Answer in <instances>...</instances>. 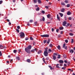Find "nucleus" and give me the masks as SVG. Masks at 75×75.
Instances as JSON below:
<instances>
[{"label":"nucleus","instance_id":"nucleus-1","mask_svg":"<svg viewBox=\"0 0 75 75\" xmlns=\"http://www.w3.org/2000/svg\"><path fill=\"white\" fill-rule=\"evenodd\" d=\"M31 46L29 45L28 47L25 48V51L28 54H30V50L31 49V48H32Z\"/></svg>","mask_w":75,"mask_h":75},{"label":"nucleus","instance_id":"nucleus-2","mask_svg":"<svg viewBox=\"0 0 75 75\" xmlns=\"http://www.w3.org/2000/svg\"><path fill=\"white\" fill-rule=\"evenodd\" d=\"M48 48L45 49V51L44 52V55L45 57H47L48 54Z\"/></svg>","mask_w":75,"mask_h":75},{"label":"nucleus","instance_id":"nucleus-3","mask_svg":"<svg viewBox=\"0 0 75 75\" xmlns=\"http://www.w3.org/2000/svg\"><path fill=\"white\" fill-rule=\"evenodd\" d=\"M20 36L21 37H24V36H25V35L24 34V33L23 32H21L20 33Z\"/></svg>","mask_w":75,"mask_h":75},{"label":"nucleus","instance_id":"nucleus-4","mask_svg":"<svg viewBox=\"0 0 75 75\" xmlns=\"http://www.w3.org/2000/svg\"><path fill=\"white\" fill-rule=\"evenodd\" d=\"M40 36L42 37H49V35H41Z\"/></svg>","mask_w":75,"mask_h":75},{"label":"nucleus","instance_id":"nucleus-5","mask_svg":"<svg viewBox=\"0 0 75 75\" xmlns=\"http://www.w3.org/2000/svg\"><path fill=\"white\" fill-rule=\"evenodd\" d=\"M37 50H38L37 49L35 48V49H33V50H31V52H34V51H36V52H37Z\"/></svg>","mask_w":75,"mask_h":75},{"label":"nucleus","instance_id":"nucleus-6","mask_svg":"<svg viewBox=\"0 0 75 75\" xmlns=\"http://www.w3.org/2000/svg\"><path fill=\"white\" fill-rule=\"evenodd\" d=\"M66 24H67V22H66V21H64L63 23V26H65Z\"/></svg>","mask_w":75,"mask_h":75},{"label":"nucleus","instance_id":"nucleus-7","mask_svg":"<svg viewBox=\"0 0 75 75\" xmlns=\"http://www.w3.org/2000/svg\"><path fill=\"white\" fill-rule=\"evenodd\" d=\"M47 17L48 18H50V17H51V15L50 14H48L47 15Z\"/></svg>","mask_w":75,"mask_h":75},{"label":"nucleus","instance_id":"nucleus-8","mask_svg":"<svg viewBox=\"0 0 75 75\" xmlns=\"http://www.w3.org/2000/svg\"><path fill=\"white\" fill-rule=\"evenodd\" d=\"M0 48L1 49H3L4 48V47L2 45H0Z\"/></svg>","mask_w":75,"mask_h":75},{"label":"nucleus","instance_id":"nucleus-9","mask_svg":"<svg viewBox=\"0 0 75 75\" xmlns=\"http://www.w3.org/2000/svg\"><path fill=\"white\" fill-rule=\"evenodd\" d=\"M67 15H71V12L69 11L68 12H67Z\"/></svg>","mask_w":75,"mask_h":75},{"label":"nucleus","instance_id":"nucleus-10","mask_svg":"<svg viewBox=\"0 0 75 75\" xmlns=\"http://www.w3.org/2000/svg\"><path fill=\"white\" fill-rule=\"evenodd\" d=\"M53 59L54 60L56 59V56L55 55H53Z\"/></svg>","mask_w":75,"mask_h":75},{"label":"nucleus","instance_id":"nucleus-11","mask_svg":"<svg viewBox=\"0 0 75 75\" xmlns=\"http://www.w3.org/2000/svg\"><path fill=\"white\" fill-rule=\"evenodd\" d=\"M69 52H70V53H71V54H72L74 52V50H73L72 49L71 50H70Z\"/></svg>","mask_w":75,"mask_h":75},{"label":"nucleus","instance_id":"nucleus-12","mask_svg":"<svg viewBox=\"0 0 75 75\" xmlns=\"http://www.w3.org/2000/svg\"><path fill=\"white\" fill-rule=\"evenodd\" d=\"M57 19L59 20V21H60V19H59V15L58 14L57 15Z\"/></svg>","mask_w":75,"mask_h":75},{"label":"nucleus","instance_id":"nucleus-13","mask_svg":"<svg viewBox=\"0 0 75 75\" xmlns=\"http://www.w3.org/2000/svg\"><path fill=\"white\" fill-rule=\"evenodd\" d=\"M64 10H65V9L62 8L61 10L60 11L61 12H64Z\"/></svg>","mask_w":75,"mask_h":75},{"label":"nucleus","instance_id":"nucleus-14","mask_svg":"<svg viewBox=\"0 0 75 75\" xmlns=\"http://www.w3.org/2000/svg\"><path fill=\"white\" fill-rule=\"evenodd\" d=\"M59 15H60L61 17H62L64 15L63 14L61 13H59Z\"/></svg>","mask_w":75,"mask_h":75},{"label":"nucleus","instance_id":"nucleus-15","mask_svg":"<svg viewBox=\"0 0 75 75\" xmlns=\"http://www.w3.org/2000/svg\"><path fill=\"white\" fill-rule=\"evenodd\" d=\"M57 48L59 50H60V49H61V47L60 46V45H58V46Z\"/></svg>","mask_w":75,"mask_h":75},{"label":"nucleus","instance_id":"nucleus-16","mask_svg":"<svg viewBox=\"0 0 75 75\" xmlns=\"http://www.w3.org/2000/svg\"><path fill=\"white\" fill-rule=\"evenodd\" d=\"M59 29L60 30H62L64 29V27H60L59 28Z\"/></svg>","mask_w":75,"mask_h":75},{"label":"nucleus","instance_id":"nucleus-17","mask_svg":"<svg viewBox=\"0 0 75 75\" xmlns=\"http://www.w3.org/2000/svg\"><path fill=\"white\" fill-rule=\"evenodd\" d=\"M42 52V51H41V50H39L38 52V54H40V53H41Z\"/></svg>","mask_w":75,"mask_h":75},{"label":"nucleus","instance_id":"nucleus-18","mask_svg":"<svg viewBox=\"0 0 75 75\" xmlns=\"http://www.w3.org/2000/svg\"><path fill=\"white\" fill-rule=\"evenodd\" d=\"M16 58L17 59H18V61H19L20 60V57H16Z\"/></svg>","mask_w":75,"mask_h":75},{"label":"nucleus","instance_id":"nucleus-19","mask_svg":"<svg viewBox=\"0 0 75 75\" xmlns=\"http://www.w3.org/2000/svg\"><path fill=\"white\" fill-rule=\"evenodd\" d=\"M27 62H29V63H30L31 62V60H30V59H28L27 60Z\"/></svg>","mask_w":75,"mask_h":75},{"label":"nucleus","instance_id":"nucleus-20","mask_svg":"<svg viewBox=\"0 0 75 75\" xmlns=\"http://www.w3.org/2000/svg\"><path fill=\"white\" fill-rule=\"evenodd\" d=\"M59 62H60V63H64V61H63L62 60H60L59 61Z\"/></svg>","mask_w":75,"mask_h":75},{"label":"nucleus","instance_id":"nucleus-21","mask_svg":"<svg viewBox=\"0 0 75 75\" xmlns=\"http://www.w3.org/2000/svg\"><path fill=\"white\" fill-rule=\"evenodd\" d=\"M61 4V5H62V6H65V4L64 2H62Z\"/></svg>","mask_w":75,"mask_h":75},{"label":"nucleus","instance_id":"nucleus-22","mask_svg":"<svg viewBox=\"0 0 75 75\" xmlns=\"http://www.w3.org/2000/svg\"><path fill=\"white\" fill-rule=\"evenodd\" d=\"M36 11H39L40 10V8L39 7L37 8L36 9Z\"/></svg>","mask_w":75,"mask_h":75},{"label":"nucleus","instance_id":"nucleus-23","mask_svg":"<svg viewBox=\"0 0 75 75\" xmlns=\"http://www.w3.org/2000/svg\"><path fill=\"white\" fill-rule=\"evenodd\" d=\"M50 39H49L47 40V44H49V43H50Z\"/></svg>","mask_w":75,"mask_h":75},{"label":"nucleus","instance_id":"nucleus-24","mask_svg":"<svg viewBox=\"0 0 75 75\" xmlns=\"http://www.w3.org/2000/svg\"><path fill=\"white\" fill-rule=\"evenodd\" d=\"M57 58L58 59L61 58V55L60 54H59L58 55V57H57Z\"/></svg>","mask_w":75,"mask_h":75},{"label":"nucleus","instance_id":"nucleus-25","mask_svg":"<svg viewBox=\"0 0 75 75\" xmlns=\"http://www.w3.org/2000/svg\"><path fill=\"white\" fill-rule=\"evenodd\" d=\"M38 2L39 3H41V1L40 0H38Z\"/></svg>","mask_w":75,"mask_h":75},{"label":"nucleus","instance_id":"nucleus-26","mask_svg":"<svg viewBox=\"0 0 75 75\" xmlns=\"http://www.w3.org/2000/svg\"><path fill=\"white\" fill-rule=\"evenodd\" d=\"M34 3H36L37 2V0H33Z\"/></svg>","mask_w":75,"mask_h":75},{"label":"nucleus","instance_id":"nucleus-27","mask_svg":"<svg viewBox=\"0 0 75 75\" xmlns=\"http://www.w3.org/2000/svg\"><path fill=\"white\" fill-rule=\"evenodd\" d=\"M69 34L70 35H71V36H73V35H74V34H72V33H69Z\"/></svg>","mask_w":75,"mask_h":75},{"label":"nucleus","instance_id":"nucleus-28","mask_svg":"<svg viewBox=\"0 0 75 75\" xmlns=\"http://www.w3.org/2000/svg\"><path fill=\"white\" fill-rule=\"evenodd\" d=\"M64 2L66 3H68V0H65V1Z\"/></svg>","mask_w":75,"mask_h":75},{"label":"nucleus","instance_id":"nucleus-29","mask_svg":"<svg viewBox=\"0 0 75 75\" xmlns=\"http://www.w3.org/2000/svg\"><path fill=\"white\" fill-rule=\"evenodd\" d=\"M67 7H70V5L69 4H67Z\"/></svg>","mask_w":75,"mask_h":75},{"label":"nucleus","instance_id":"nucleus-30","mask_svg":"<svg viewBox=\"0 0 75 75\" xmlns=\"http://www.w3.org/2000/svg\"><path fill=\"white\" fill-rule=\"evenodd\" d=\"M13 52L14 53H16L17 52V50H13Z\"/></svg>","mask_w":75,"mask_h":75},{"label":"nucleus","instance_id":"nucleus-31","mask_svg":"<svg viewBox=\"0 0 75 75\" xmlns=\"http://www.w3.org/2000/svg\"><path fill=\"white\" fill-rule=\"evenodd\" d=\"M42 20L43 21H45V18H44V17H43V18L42 19Z\"/></svg>","mask_w":75,"mask_h":75},{"label":"nucleus","instance_id":"nucleus-32","mask_svg":"<svg viewBox=\"0 0 75 75\" xmlns=\"http://www.w3.org/2000/svg\"><path fill=\"white\" fill-rule=\"evenodd\" d=\"M52 46H53L52 44H50L49 45V47H52Z\"/></svg>","mask_w":75,"mask_h":75},{"label":"nucleus","instance_id":"nucleus-33","mask_svg":"<svg viewBox=\"0 0 75 75\" xmlns=\"http://www.w3.org/2000/svg\"><path fill=\"white\" fill-rule=\"evenodd\" d=\"M71 43H74V39H71Z\"/></svg>","mask_w":75,"mask_h":75},{"label":"nucleus","instance_id":"nucleus-34","mask_svg":"<svg viewBox=\"0 0 75 75\" xmlns=\"http://www.w3.org/2000/svg\"><path fill=\"white\" fill-rule=\"evenodd\" d=\"M0 56L1 57L2 56V53H1V51H0Z\"/></svg>","mask_w":75,"mask_h":75},{"label":"nucleus","instance_id":"nucleus-35","mask_svg":"<svg viewBox=\"0 0 75 75\" xmlns=\"http://www.w3.org/2000/svg\"><path fill=\"white\" fill-rule=\"evenodd\" d=\"M41 13H42L43 14H45V11H42Z\"/></svg>","mask_w":75,"mask_h":75},{"label":"nucleus","instance_id":"nucleus-36","mask_svg":"<svg viewBox=\"0 0 75 75\" xmlns=\"http://www.w3.org/2000/svg\"><path fill=\"white\" fill-rule=\"evenodd\" d=\"M49 68H50V69H52V67L51 66H49Z\"/></svg>","mask_w":75,"mask_h":75},{"label":"nucleus","instance_id":"nucleus-37","mask_svg":"<svg viewBox=\"0 0 75 75\" xmlns=\"http://www.w3.org/2000/svg\"><path fill=\"white\" fill-rule=\"evenodd\" d=\"M58 65H59V64H57L56 66V68H59V66H58Z\"/></svg>","mask_w":75,"mask_h":75},{"label":"nucleus","instance_id":"nucleus-38","mask_svg":"<svg viewBox=\"0 0 75 75\" xmlns=\"http://www.w3.org/2000/svg\"><path fill=\"white\" fill-rule=\"evenodd\" d=\"M68 19L69 20H72V18H71V17H69L68 18Z\"/></svg>","mask_w":75,"mask_h":75},{"label":"nucleus","instance_id":"nucleus-39","mask_svg":"<svg viewBox=\"0 0 75 75\" xmlns=\"http://www.w3.org/2000/svg\"><path fill=\"white\" fill-rule=\"evenodd\" d=\"M65 42L66 43H67L68 42V41L67 40H65Z\"/></svg>","mask_w":75,"mask_h":75},{"label":"nucleus","instance_id":"nucleus-40","mask_svg":"<svg viewBox=\"0 0 75 75\" xmlns=\"http://www.w3.org/2000/svg\"><path fill=\"white\" fill-rule=\"evenodd\" d=\"M48 51L49 52H51V51H52V50H51V49H48Z\"/></svg>","mask_w":75,"mask_h":75},{"label":"nucleus","instance_id":"nucleus-41","mask_svg":"<svg viewBox=\"0 0 75 75\" xmlns=\"http://www.w3.org/2000/svg\"><path fill=\"white\" fill-rule=\"evenodd\" d=\"M44 44H45V43H46V42H47V40H45L44 41Z\"/></svg>","mask_w":75,"mask_h":75},{"label":"nucleus","instance_id":"nucleus-42","mask_svg":"<svg viewBox=\"0 0 75 75\" xmlns=\"http://www.w3.org/2000/svg\"><path fill=\"white\" fill-rule=\"evenodd\" d=\"M53 55H54L57 56V54L56 53H54V54H53Z\"/></svg>","mask_w":75,"mask_h":75},{"label":"nucleus","instance_id":"nucleus-43","mask_svg":"<svg viewBox=\"0 0 75 75\" xmlns=\"http://www.w3.org/2000/svg\"><path fill=\"white\" fill-rule=\"evenodd\" d=\"M17 28H18V29H20V26H18L17 27Z\"/></svg>","mask_w":75,"mask_h":75},{"label":"nucleus","instance_id":"nucleus-44","mask_svg":"<svg viewBox=\"0 0 75 75\" xmlns=\"http://www.w3.org/2000/svg\"><path fill=\"white\" fill-rule=\"evenodd\" d=\"M30 40H33V38L30 37Z\"/></svg>","mask_w":75,"mask_h":75},{"label":"nucleus","instance_id":"nucleus-45","mask_svg":"<svg viewBox=\"0 0 75 75\" xmlns=\"http://www.w3.org/2000/svg\"><path fill=\"white\" fill-rule=\"evenodd\" d=\"M16 30L17 31V32L18 33H19V30L18 29H17Z\"/></svg>","mask_w":75,"mask_h":75},{"label":"nucleus","instance_id":"nucleus-46","mask_svg":"<svg viewBox=\"0 0 75 75\" xmlns=\"http://www.w3.org/2000/svg\"><path fill=\"white\" fill-rule=\"evenodd\" d=\"M3 3V1H0V4H1Z\"/></svg>","mask_w":75,"mask_h":75},{"label":"nucleus","instance_id":"nucleus-47","mask_svg":"<svg viewBox=\"0 0 75 75\" xmlns=\"http://www.w3.org/2000/svg\"><path fill=\"white\" fill-rule=\"evenodd\" d=\"M63 57H64V58H66V55H64Z\"/></svg>","mask_w":75,"mask_h":75},{"label":"nucleus","instance_id":"nucleus-48","mask_svg":"<svg viewBox=\"0 0 75 75\" xmlns=\"http://www.w3.org/2000/svg\"><path fill=\"white\" fill-rule=\"evenodd\" d=\"M44 58H43V62H45V59H44Z\"/></svg>","mask_w":75,"mask_h":75},{"label":"nucleus","instance_id":"nucleus-49","mask_svg":"<svg viewBox=\"0 0 75 75\" xmlns=\"http://www.w3.org/2000/svg\"><path fill=\"white\" fill-rule=\"evenodd\" d=\"M64 48L65 49V50H67V47L66 46V47H64Z\"/></svg>","mask_w":75,"mask_h":75},{"label":"nucleus","instance_id":"nucleus-50","mask_svg":"<svg viewBox=\"0 0 75 75\" xmlns=\"http://www.w3.org/2000/svg\"><path fill=\"white\" fill-rule=\"evenodd\" d=\"M45 8H48V6H45Z\"/></svg>","mask_w":75,"mask_h":75},{"label":"nucleus","instance_id":"nucleus-51","mask_svg":"<svg viewBox=\"0 0 75 75\" xmlns=\"http://www.w3.org/2000/svg\"><path fill=\"white\" fill-rule=\"evenodd\" d=\"M52 32H53V31H54V29L53 28H52Z\"/></svg>","mask_w":75,"mask_h":75},{"label":"nucleus","instance_id":"nucleus-52","mask_svg":"<svg viewBox=\"0 0 75 75\" xmlns=\"http://www.w3.org/2000/svg\"><path fill=\"white\" fill-rule=\"evenodd\" d=\"M59 31V29H57L56 30V32L57 33H58Z\"/></svg>","mask_w":75,"mask_h":75},{"label":"nucleus","instance_id":"nucleus-53","mask_svg":"<svg viewBox=\"0 0 75 75\" xmlns=\"http://www.w3.org/2000/svg\"><path fill=\"white\" fill-rule=\"evenodd\" d=\"M65 44H64L63 46V48H64L65 47Z\"/></svg>","mask_w":75,"mask_h":75},{"label":"nucleus","instance_id":"nucleus-54","mask_svg":"<svg viewBox=\"0 0 75 75\" xmlns=\"http://www.w3.org/2000/svg\"><path fill=\"white\" fill-rule=\"evenodd\" d=\"M8 24L9 25H11V22H9L8 23Z\"/></svg>","mask_w":75,"mask_h":75},{"label":"nucleus","instance_id":"nucleus-55","mask_svg":"<svg viewBox=\"0 0 75 75\" xmlns=\"http://www.w3.org/2000/svg\"><path fill=\"white\" fill-rule=\"evenodd\" d=\"M13 62V59H11V61H10V62L11 63H12V62Z\"/></svg>","mask_w":75,"mask_h":75},{"label":"nucleus","instance_id":"nucleus-56","mask_svg":"<svg viewBox=\"0 0 75 75\" xmlns=\"http://www.w3.org/2000/svg\"><path fill=\"white\" fill-rule=\"evenodd\" d=\"M6 21H8V22H10V20H9V19H7Z\"/></svg>","mask_w":75,"mask_h":75},{"label":"nucleus","instance_id":"nucleus-57","mask_svg":"<svg viewBox=\"0 0 75 75\" xmlns=\"http://www.w3.org/2000/svg\"><path fill=\"white\" fill-rule=\"evenodd\" d=\"M69 25H70V24H69V23H68L67 24V26H69Z\"/></svg>","mask_w":75,"mask_h":75},{"label":"nucleus","instance_id":"nucleus-58","mask_svg":"<svg viewBox=\"0 0 75 75\" xmlns=\"http://www.w3.org/2000/svg\"><path fill=\"white\" fill-rule=\"evenodd\" d=\"M64 62L65 63H67V61L66 60H64Z\"/></svg>","mask_w":75,"mask_h":75},{"label":"nucleus","instance_id":"nucleus-59","mask_svg":"<svg viewBox=\"0 0 75 75\" xmlns=\"http://www.w3.org/2000/svg\"><path fill=\"white\" fill-rule=\"evenodd\" d=\"M33 21H32V20H30V23H32V22H33Z\"/></svg>","mask_w":75,"mask_h":75},{"label":"nucleus","instance_id":"nucleus-60","mask_svg":"<svg viewBox=\"0 0 75 75\" xmlns=\"http://www.w3.org/2000/svg\"><path fill=\"white\" fill-rule=\"evenodd\" d=\"M49 4H50V5H51V4H52L51 3V2H49Z\"/></svg>","mask_w":75,"mask_h":75},{"label":"nucleus","instance_id":"nucleus-61","mask_svg":"<svg viewBox=\"0 0 75 75\" xmlns=\"http://www.w3.org/2000/svg\"><path fill=\"white\" fill-rule=\"evenodd\" d=\"M25 40H28V38H26L25 39Z\"/></svg>","mask_w":75,"mask_h":75},{"label":"nucleus","instance_id":"nucleus-62","mask_svg":"<svg viewBox=\"0 0 75 75\" xmlns=\"http://www.w3.org/2000/svg\"><path fill=\"white\" fill-rule=\"evenodd\" d=\"M62 69H65V68L64 67H62Z\"/></svg>","mask_w":75,"mask_h":75},{"label":"nucleus","instance_id":"nucleus-63","mask_svg":"<svg viewBox=\"0 0 75 75\" xmlns=\"http://www.w3.org/2000/svg\"><path fill=\"white\" fill-rule=\"evenodd\" d=\"M68 71H71V69H68Z\"/></svg>","mask_w":75,"mask_h":75},{"label":"nucleus","instance_id":"nucleus-64","mask_svg":"<svg viewBox=\"0 0 75 75\" xmlns=\"http://www.w3.org/2000/svg\"><path fill=\"white\" fill-rule=\"evenodd\" d=\"M62 33H63V32H62V31H61L60 33L61 34H62Z\"/></svg>","mask_w":75,"mask_h":75}]
</instances>
